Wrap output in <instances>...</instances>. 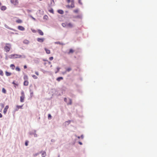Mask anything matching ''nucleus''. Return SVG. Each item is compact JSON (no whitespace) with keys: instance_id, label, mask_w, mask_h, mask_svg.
Here are the masks:
<instances>
[{"instance_id":"2eb2a0df","label":"nucleus","mask_w":157,"mask_h":157,"mask_svg":"<svg viewBox=\"0 0 157 157\" xmlns=\"http://www.w3.org/2000/svg\"><path fill=\"white\" fill-rule=\"evenodd\" d=\"M58 12L60 14H63L64 13L63 11L61 10H58Z\"/></svg>"},{"instance_id":"72a5a7b5","label":"nucleus","mask_w":157,"mask_h":157,"mask_svg":"<svg viewBox=\"0 0 157 157\" xmlns=\"http://www.w3.org/2000/svg\"><path fill=\"white\" fill-rule=\"evenodd\" d=\"M55 43L56 44H62V43H61L60 42H56Z\"/></svg>"},{"instance_id":"79ce46f5","label":"nucleus","mask_w":157,"mask_h":157,"mask_svg":"<svg viewBox=\"0 0 157 157\" xmlns=\"http://www.w3.org/2000/svg\"><path fill=\"white\" fill-rule=\"evenodd\" d=\"M24 67L25 69L27 68V67L26 65H25L24 66Z\"/></svg>"},{"instance_id":"f257e3e1","label":"nucleus","mask_w":157,"mask_h":157,"mask_svg":"<svg viewBox=\"0 0 157 157\" xmlns=\"http://www.w3.org/2000/svg\"><path fill=\"white\" fill-rule=\"evenodd\" d=\"M62 25L63 27L72 28L73 27V24L71 23L66 22L65 23H62Z\"/></svg>"},{"instance_id":"20e7f679","label":"nucleus","mask_w":157,"mask_h":157,"mask_svg":"<svg viewBox=\"0 0 157 157\" xmlns=\"http://www.w3.org/2000/svg\"><path fill=\"white\" fill-rule=\"evenodd\" d=\"M21 96L20 97V101L21 102H23L24 101L25 95L24 92L22 91L21 92Z\"/></svg>"},{"instance_id":"f03ea898","label":"nucleus","mask_w":157,"mask_h":157,"mask_svg":"<svg viewBox=\"0 0 157 157\" xmlns=\"http://www.w3.org/2000/svg\"><path fill=\"white\" fill-rule=\"evenodd\" d=\"M21 56L17 54H11L9 56V57L10 59L20 58L21 57Z\"/></svg>"},{"instance_id":"6ab92c4d","label":"nucleus","mask_w":157,"mask_h":157,"mask_svg":"<svg viewBox=\"0 0 157 157\" xmlns=\"http://www.w3.org/2000/svg\"><path fill=\"white\" fill-rule=\"evenodd\" d=\"M46 155V153L45 151L43 152L42 154V157H45Z\"/></svg>"},{"instance_id":"ea45409f","label":"nucleus","mask_w":157,"mask_h":157,"mask_svg":"<svg viewBox=\"0 0 157 157\" xmlns=\"http://www.w3.org/2000/svg\"><path fill=\"white\" fill-rule=\"evenodd\" d=\"M35 73L37 75H39V73H38V72L36 71L35 72Z\"/></svg>"},{"instance_id":"39448f33","label":"nucleus","mask_w":157,"mask_h":157,"mask_svg":"<svg viewBox=\"0 0 157 157\" xmlns=\"http://www.w3.org/2000/svg\"><path fill=\"white\" fill-rule=\"evenodd\" d=\"M10 2L12 4L15 6L18 5L19 3L18 0H10Z\"/></svg>"},{"instance_id":"1a4fd4ad","label":"nucleus","mask_w":157,"mask_h":157,"mask_svg":"<svg viewBox=\"0 0 157 157\" xmlns=\"http://www.w3.org/2000/svg\"><path fill=\"white\" fill-rule=\"evenodd\" d=\"M18 29L21 31H24L25 30V28L21 26H18Z\"/></svg>"},{"instance_id":"e433bc0d","label":"nucleus","mask_w":157,"mask_h":157,"mask_svg":"<svg viewBox=\"0 0 157 157\" xmlns=\"http://www.w3.org/2000/svg\"><path fill=\"white\" fill-rule=\"evenodd\" d=\"M48 18V17L47 15H45L44 17V19H47Z\"/></svg>"},{"instance_id":"a19ab883","label":"nucleus","mask_w":157,"mask_h":157,"mask_svg":"<svg viewBox=\"0 0 157 157\" xmlns=\"http://www.w3.org/2000/svg\"><path fill=\"white\" fill-rule=\"evenodd\" d=\"M25 145L26 146L28 145V141H26L25 142Z\"/></svg>"},{"instance_id":"c85d7f7f","label":"nucleus","mask_w":157,"mask_h":157,"mask_svg":"<svg viewBox=\"0 0 157 157\" xmlns=\"http://www.w3.org/2000/svg\"><path fill=\"white\" fill-rule=\"evenodd\" d=\"M32 77L35 79H36L37 78V77L34 75H32Z\"/></svg>"},{"instance_id":"b1692460","label":"nucleus","mask_w":157,"mask_h":157,"mask_svg":"<svg viewBox=\"0 0 157 157\" xmlns=\"http://www.w3.org/2000/svg\"><path fill=\"white\" fill-rule=\"evenodd\" d=\"M22 105H21V106L17 105V106H16L17 109V110L19 109H22Z\"/></svg>"},{"instance_id":"864d4df0","label":"nucleus","mask_w":157,"mask_h":157,"mask_svg":"<svg viewBox=\"0 0 157 157\" xmlns=\"http://www.w3.org/2000/svg\"><path fill=\"white\" fill-rule=\"evenodd\" d=\"M1 5H2V3H1V2H0V6H1Z\"/></svg>"},{"instance_id":"9d476101","label":"nucleus","mask_w":157,"mask_h":157,"mask_svg":"<svg viewBox=\"0 0 157 157\" xmlns=\"http://www.w3.org/2000/svg\"><path fill=\"white\" fill-rule=\"evenodd\" d=\"M37 31L39 33V34L41 35V36H43L44 35V33L40 29H38L37 30Z\"/></svg>"},{"instance_id":"c9c22d12","label":"nucleus","mask_w":157,"mask_h":157,"mask_svg":"<svg viewBox=\"0 0 157 157\" xmlns=\"http://www.w3.org/2000/svg\"><path fill=\"white\" fill-rule=\"evenodd\" d=\"M53 59V57H51L49 58V59L50 60H52Z\"/></svg>"},{"instance_id":"f704fd0d","label":"nucleus","mask_w":157,"mask_h":157,"mask_svg":"<svg viewBox=\"0 0 157 157\" xmlns=\"http://www.w3.org/2000/svg\"><path fill=\"white\" fill-rule=\"evenodd\" d=\"M31 30L33 33H36V30L33 29H31Z\"/></svg>"},{"instance_id":"2f4dec72","label":"nucleus","mask_w":157,"mask_h":157,"mask_svg":"<svg viewBox=\"0 0 157 157\" xmlns=\"http://www.w3.org/2000/svg\"><path fill=\"white\" fill-rule=\"evenodd\" d=\"M78 9L75 10H74V12L75 13H78Z\"/></svg>"},{"instance_id":"423d86ee","label":"nucleus","mask_w":157,"mask_h":157,"mask_svg":"<svg viewBox=\"0 0 157 157\" xmlns=\"http://www.w3.org/2000/svg\"><path fill=\"white\" fill-rule=\"evenodd\" d=\"M71 6H69V5H67L66 6V7L67 8H69L70 7H71V8H73L75 7V6L74 5V1L73 0H72L71 1Z\"/></svg>"},{"instance_id":"f8f14e48","label":"nucleus","mask_w":157,"mask_h":157,"mask_svg":"<svg viewBox=\"0 0 157 157\" xmlns=\"http://www.w3.org/2000/svg\"><path fill=\"white\" fill-rule=\"evenodd\" d=\"M44 50L47 54H50V51L49 50L47 49L46 48H44Z\"/></svg>"},{"instance_id":"bb28decb","label":"nucleus","mask_w":157,"mask_h":157,"mask_svg":"<svg viewBox=\"0 0 157 157\" xmlns=\"http://www.w3.org/2000/svg\"><path fill=\"white\" fill-rule=\"evenodd\" d=\"M49 11L53 14L54 13V11L53 9H51V10H49Z\"/></svg>"},{"instance_id":"4be33fe9","label":"nucleus","mask_w":157,"mask_h":157,"mask_svg":"<svg viewBox=\"0 0 157 157\" xmlns=\"http://www.w3.org/2000/svg\"><path fill=\"white\" fill-rule=\"evenodd\" d=\"M15 81H14L12 82V84L14 85V87L16 88V86H18V84L17 83H16L15 82Z\"/></svg>"},{"instance_id":"f3484780","label":"nucleus","mask_w":157,"mask_h":157,"mask_svg":"<svg viewBox=\"0 0 157 157\" xmlns=\"http://www.w3.org/2000/svg\"><path fill=\"white\" fill-rule=\"evenodd\" d=\"M6 75L7 76H10L11 75V73L10 72H8L7 71L5 72Z\"/></svg>"},{"instance_id":"c756f323","label":"nucleus","mask_w":157,"mask_h":157,"mask_svg":"<svg viewBox=\"0 0 157 157\" xmlns=\"http://www.w3.org/2000/svg\"><path fill=\"white\" fill-rule=\"evenodd\" d=\"M16 70L18 71H20L21 70L18 67H17L16 68Z\"/></svg>"},{"instance_id":"c03bdc74","label":"nucleus","mask_w":157,"mask_h":157,"mask_svg":"<svg viewBox=\"0 0 157 157\" xmlns=\"http://www.w3.org/2000/svg\"><path fill=\"white\" fill-rule=\"evenodd\" d=\"M67 2L68 3H70V2H71V1L70 0H67Z\"/></svg>"},{"instance_id":"37998d69","label":"nucleus","mask_w":157,"mask_h":157,"mask_svg":"<svg viewBox=\"0 0 157 157\" xmlns=\"http://www.w3.org/2000/svg\"><path fill=\"white\" fill-rule=\"evenodd\" d=\"M31 17L34 20V21L36 20V19L34 18L33 17L31 16Z\"/></svg>"},{"instance_id":"4468645a","label":"nucleus","mask_w":157,"mask_h":157,"mask_svg":"<svg viewBox=\"0 0 157 157\" xmlns=\"http://www.w3.org/2000/svg\"><path fill=\"white\" fill-rule=\"evenodd\" d=\"M6 7L5 6H2L1 7V10H2L4 11L6 10Z\"/></svg>"},{"instance_id":"58836bf2","label":"nucleus","mask_w":157,"mask_h":157,"mask_svg":"<svg viewBox=\"0 0 157 157\" xmlns=\"http://www.w3.org/2000/svg\"><path fill=\"white\" fill-rule=\"evenodd\" d=\"M71 122L70 121H66L65 123H67L68 124H69Z\"/></svg>"},{"instance_id":"a18cd8bd","label":"nucleus","mask_w":157,"mask_h":157,"mask_svg":"<svg viewBox=\"0 0 157 157\" xmlns=\"http://www.w3.org/2000/svg\"><path fill=\"white\" fill-rule=\"evenodd\" d=\"M70 102L69 104H71V103H72L71 100V99H70Z\"/></svg>"},{"instance_id":"ddd939ff","label":"nucleus","mask_w":157,"mask_h":157,"mask_svg":"<svg viewBox=\"0 0 157 157\" xmlns=\"http://www.w3.org/2000/svg\"><path fill=\"white\" fill-rule=\"evenodd\" d=\"M29 83V82L28 80H25L24 82V85L25 86H27L28 85Z\"/></svg>"},{"instance_id":"412c9836","label":"nucleus","mask_w":157,"mask_h":157,"mask_svg":"<svg viewBox=\"0 0 157 157\" xmlns=\"http://www.w3.org/2000/svg\"><path fill=\"white\" fill-rule=\"evenodd\" d=\"M10 68L13 70H14L15 68V66L14 65L12 64L10 65Z\"/></svg>"},{"instance_id":"a878e982","label":"nucleus","mask_w":157,"mask_h":157,"mask_svg":"<svg viewBox=\"0 0 157 157\" xmlns=\"http://www.w3.org/2000/svg\"><path fill=\"white\" fill-rule=\"evenodd\" d=\"M2 92L3 93L6 94V90L4 88H3L2 90Z\"/></svg>"},{"instance_id":"49530a36","label":"nucleus","mask_w":157,"mask_h":157,"mask_svg":"<svg viewBox=\"0 0 157 157\" xmlns=\"http://www.w3.org/2000/svg\"><path fill=\"white\" fill-rule=\"evenodd\" d=\"M2 117V115L1 113H0V118H1Z\"/></svg>"},{"instance_id":"7c9ffc66","label":"nucleus","mask_w":157,"mask_h":157,"mask_svg":"<svg viewBox=\"0 0 157 157\" xmlns=\"http://www.w3.org/2000/svg\"><path fill=\"white\" fill-rule=\"evenodd\" d=\"M0 75H1V76H3V72L1 70H0Z\"/></svg>"},{"instance_id":"3c124183","label":"nucleus","mask_w":157,"mask_h":157,"mask_svg":"<svg viewBox=\"0 0 157 157\" xmlns=\"http://www.w3.org/2000/svg\"><path fill=\"white\" fill-rule=\"evenodd\" d=\"M78 137V139H80V137L79 136H78V137Z\"/></svg>"},{"instance_id":"9b49d317","label":"nucleus","mask_w":157,"mask_h":157,"mask_svg":"<svg viewBox=\"0 0 157 157\" xmlns=\"http://www.w3.org/2000/svg\"><path fill=\"white\" fill-rule=\"evenodd\" d=\"M5 27L8 29H10L11 30H13V31H16V30L15 29H14L12 28H10L7 25H5Z\"/></svg>"},{"instance_id":"de8ad7c7","label":"nucleus","mask_w":157,"mask_h":157,"mask_svg":"<svg viewBox=\"0 0 157 157\" xmlns=\"http://www.w3.org/2000/svg\"><path fill=\"white\" fill-rule=\"evenodd\" d=\"M64 100V101L66 102L67 100V98H65Z\"/></svg>"},{"instance_id":"473e14b6","label":"nucleus","mask_w":157,"mask_h":157,"mask_svg":"<svg viewBox=\"0 0 157 157\" xmlns=\"http://www.w3.org/2000/svg\"><path fill=\"white\" fill-rule=\"evenodd\" d=\"M52 116L50 114H48V118L49 119H50L51 118Z\"/></svg>"},{"instance_id":"6e6552de","label":"nucleus","mask_w":157,"mask_h":157,"mask_svg":"<svg viewBox=\"0 0 157 157\" xmlns=\"http://www.w3.org/2000/svg\"><path fill=\"white\" fill-rule=\"evenodd\" d=\"M9 108L8 105H6V106L5 108H4L3 113L4 114H6L7 112V110Z\"/></svg>"},{"instance_id":"cd10ccee","label":"nucleus","mask_w":157,"mask_h":157,"mask_svg":"<svg viewBox=\"0 0 157 157\" xmlns=\"http://www.w3.org/2000/svg\"><path fill=\"white\" fill-rule=\"evenodd\" d=\"M23 42L25 44H27L29 43V42L27 40H25Z\"/></svg>"},{"instance_id":"0eeeda50","label":"nucleus","mask_w":157,"mask_h":157,"mask_svg":"<svg viewBox=\"0 0 157 157\" xmlns=\"http://www.w3.org/2000/svg\"><path fill=\"white\" fill-rule=\"evenodd\" d=\"M45 40L44 38H38L37 39V41L40 43H43Z\"/></svg>"},{"instance_id":"393cba45","label":"nucleus","mask_w":157,"mask_h":157,"mask_svg":"<svg viewBox=\"0 0 157 157\" xmlns=\"http://www.w3.org/2000/svg\"><path fill=\"white\" fill-rule=\"evenodd\" d=\"M71 70V67H69L67 68L65 71V72H69Z\"/></svg>"},{"instance_id":"aec40b11","label":"nucleus","mask_w":157,"mask_h":157,"mask_svg":"<svg viewBox=\"0 0 157 157\" xmlns=\"http://www.w3.org/2000/svg\"><path fill=\"white\" fill-rule=\"evenodd\" d=\"M28 79V76L26 75H25L24 76V79L25 80H27Z\"/></svg>"},{"instance_id":"a211bd4d","label":"nucleus","mask_w":157,"mask_h":157,"mask_svg":"<svg viewBox=\"0 0 157 157\" xmlns=\"http://www.w3.org/2000/svg\"><path fill=\"white\" fill-rule=\"evenodd\" d=\"M16 22L18 23H22V21L21 19H18L16 21Z\"/></svg>"},{"instance_id":"dca6fc26","label":"nucleus","mask_w":157,"mask_h":157,"mask_svg":"<svg viewBox=\"0 0 157 157\" xmlns=\"http://www.w3.org/2000/svg\"><path fill=\"white\" fill-rule=\"evenodd\" d=\"M74 52V50L72 49H70L69 52H68V54H69L71 53H73Z\"/></svg>"},{"instance_id":"8fccbe9b","label":"nucleus","mask_w":157,"mask_h":157,"mask_svg":"<svg viewBox=\"0 0 157 157\" xmlns=\"http://www.w3.org/2000/svg\"><path fill=\"white\" fill-rule=\"evenodd\" d=\"M81 137L82 139H83V136H82H82H81Z\"/></svg>"},{"instance_id":"5701e85b","label":"nucleus","mask_w":157,"mask_h":157,"mask_svg":"<svg viewBox=\"0 0 157 157\" xmlns=\"http://www.w3.org/2000/svg\"><path fill=\"white\" fill-rule=\"evenodd\" d=\"M63 78L62 77H59L57 78V80L58 81H59L60 80L63 79Z\"/></svg>"},{"instance_id":"7ed1b4c3","label":"nucleus","mask_w":157,"mask_h":157,"mask_svg":"<svg viewBox=\"0 0 157 157\" xmlns=\"http://www.w3.org/2000/svg\"><path fill=\"white\" fill-rule=\"evenodd\" d=\"M11 47V46L10 44L6 43V46L4 47V49L5 51L7 52L10 51Z\"/></svg>"},{"instance_id":"09e8293b","label":"nucleus","mask_w":157,"mask_h":157,"mask_svg":"<svg viewBox=\"0 0 157 157\" xmlns=\"http://www.w3.org/2000/svg\"><path fill=\"white\" fill-rule=\"evenodd\" d=\"M79 144H80V145H82V142H79Z\"/></svg>"},{"instance_id":"603ef678","label":"nucleus","mask_w":157,"mask_h":157,"mask_svg":"<svg viewBox=\"0 0 157 157\" xmlns=\"http://www.w3.org/2000/svg\"><path fill=\"white\" fill-rule=\"evenodd\" d=\"M59 69H60V68H58H58H57V69H58V71H59Z\"/></svg>"},{"instance_id":"4c0bfd02","label":"nucleus","mask_w":157,"mask_h":157,"mask_svg":"<svg viewBox=\"0 0 157 157\" xmlns=\"http://www.w3.org/2000/svg\"><path fill=\"white\" fill-rule=\"evenodd\" d=\"M78 3L81 5L82 4V3L81 2V0H78Z\"/></svg>"}]
</instances>
